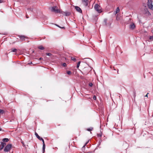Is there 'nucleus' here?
<instances>
[{"label": "nucleus", "instance_id": "21", "mask_svg": "<svg viewBox=\"0 0 153 153\" xmlns=\"http://www.w3.org/2000/svg\"><path fill=\"white\" fill-rule=\"evenodd\" d=\"M4 113V111L3 110L0 109V114H3Z\"/></svg>", "mask_w": 153, "mask_h": 153}, {"label": "nucleus", "instance_id": "2", "mask_svg": "<svg viewBox=\"0 0 153 153\" xmlns=\"http://www.w3.org/2000/svg\"><path fill=\"white\" fill-rule=\"evenodd\" d=\"M95 10L99 13H101L102 11L101 10V7L98 4H96L94 7Z\"/></svg>", "mask_w": 153, "mask_h": 153}, {"label": "nucleus", "instance_id": "1", "mask_svg": "<svg viewBox=\"0 0 153 153\" xmlns=\"http://www.w3.org/2000/svg\"><path fill=\"white\" fill-rule=\"evenodd\" d=\"M51 11L52 12H54L56 13H61V11L58 8V7L56 6L52 7L51 9Z\"/></svg>", "mask_w": 153, "mask_h": 153}, {"label": "nucleus", "instance_id": "37", "mask_svg": "<svg viewBox=\"0 0 153 153\" xmlns=\"http://www.w3.org/2000/svg\"><path fill=\"white\" fill-rule=\"evenodd\" d=\"M26 17L27 19H28V18H29V16H28L27 15H26Z\"/></svg>", "mask_w": 153, "mask_h": 153}, {"label": "nucleus", "instance_id": "38", "mask_svg": "<svg viewBox=\"0 0 153 153\" xmlns=\"http://www.w3.org/2000/svg\"><path fill=\"white\" fill-rule=\"evenodd\" d=\"M3 2V1L2 0H0V3H1Z\"/></svg>", "mask_w": 153, "mask_h": 153}, {"label": "nucleus", "instance_id": "42", "mask_svg": "<svg viewBox=\"0 0 153 153\" xmlns=\"http://www.w3.org/2000/svg\"><path fill=\"white\" fill-rule=\"evenodd\" d=\"M117 73L118 74V69Z\"/></svg>", "mask_w": 153, "mask_h": 153}, {"label": "nucleus", "instance_id": "14", "mask_svg": "<svg viewBox=\"0 0 153 153\" xmlns=\"http://www.w3.org/2000/svg\"><path fill=\"white\" fill-rule=\"evenodd\" d=\"M2 140L4 142H7L8 141L9 139L7 138H4Z\"/></svg>", "mask_w": 153, "mask_h": 153}, {"label": "nucleus", "instance_id": "41", "mask_svg": "<svg viewBox=\"0 0 153 153\" xmlns=\"http://www.w3.org/2000/svg\"><path fill=\"white\" fill-rule=\"evenodd\" d=\"M1 130V128H0V131Z\"/></svg>", "mask_w": 153, "mask_h": 153}, {"label": "nucleus", "instance_id": "39", "mask_svg": "<svg viewBox=\"0 0 153 153\" xmlns=\"http://www.w3.org/2000/svg\"><path fill=\"white\" fill-rule=\"evenodd\" d=\"M149 94V93H147V94L145 96L146 97H148V94Z\"/></svg>", "mask_w": 153, "mask_h": 153}, {"label": "nucleus", "instance_id": "32", "mask_svg": "<svg viewBox=\"0 0 153 153\" xmlns=\"http://www.w3.org/2000/svg\"><path fill=\"white\" fill-rule=\"evenodd\" d=\"M21 143H22V146H24V147H25V145L24 144V143L23 141H22L21 142Z\"/></svg>", "mask_w": 153, "mask_h": 153}, {"label": "nucleus", "instance_id": "25", "mask_svg": "<svg viewBox=\"0 0 153 153\" xmlns=\"http://www.w3.org/2000/svg\"><path fill=\"white\" fill-rule=\"evenodd\" d=\"M46 54L48 56H51L52 55V54L51 53H46Z\"/></svg>", "mask_w": 153, "mask_h": 153}, {"label": "nucleus", "instance_id": "30", "mask_svg": "<svg viewBox=\"0 0 153 153\" xmlns=\"http://www.w3.org/2000/svg\"><path fill=\"white\" fill-rule=\"evenodd\" d=\"M97 135L98 137H101V136H102V135L100 134H97Z\"/></svg>", "mask_w": 153, "mask_h": 153}, {"label": "nucleus", "instance_id": "35", "mask_svg": "<svg viewBox=\"0 0 153 153\" xmlns=\"http://www.w3.org/2000/svg\"><path fill=\"white\" fill-rule=\"evenodd\" d=\"M133 93H134V97H135V96H136V95H135L136 92H135V91H134Z\"/></svg>", "mask_w": 153, "mask_h": 153}, {"label": "nucleus", "instance_id": "13", "mask_svg": "<svg viewBox=\"0 0 153 153\" xmlns=\"http://www.w3.org/2000/svg\"><path fill=\"white\" fill-rule=\"evenodd\" d=\"M38 48L41 50H43L45 49V48L42 45L39 46L38 47Z\"/></svg>", "mask_w": 153, "mask_h": 153}, {"label": "nucleus", "instance_id": "22", "mask_svg": "<svg viewBox=\"0 0 153 153\" xmlns=\"http://www.w3.org/2000/svg\"><path fill=\"white\" fill-rule=\"evenodd\" d=\"M71 59L72 60L74 61V62L76 61V59L75 58L73 57H71Z\"/></svg>", "mask_w": 153, "mask_h": 153}, {"label": "nucleus", "instance_id": "20", "mask_svg": "<svg viewBox=\"0 0 153 153\" xmlns=\"http://www.w3.org/2000/svg\"><path fill=\"white\" fill-rule=\"evenodd\" d=\"M81 63V62L80 61H79L77 64V66H76V67L77 68H78L79 66V65H80V64Z\"/></svg>", "mask_w": 153, "mask_h": 153}, {"label": "nucleus", "instance_id": "33", "mask_svg": "<svg viewBox=\"0 0 153 153\" xmlns=\"http://www.w3.org/2000/svg\"><path fill=\"white\" fill-rule=\"evenodd\" d=\"M63 65L64 67H65L66 66L67 64L66 63H63Z\"/></svg>", "mask_w": 153, "mask_h": 153}, {"label": "nucleus", "instance_id": "15", "mask_svg": "<svg viewBox=\"0 0 153 153\" xmlns=\"http://www.w3.org/2000/svg\"><path fill=\"white\" fill-rule=\"evenodd\" d=\"M120 11V9L119 7H117L116 9V10L115 11V14H117Z\"/></svg>", "mask_w": 153, "mask_h": 153}, {"label": "nucleus", "instance_id": "3", "mask_svg": "<svg viewBox=\"0 0 153 153\" xmlns=\"http://www.w3.org/2000/svg\"><path fill=\"white\" fill-rule=\"evenodd\" d=\"M12 147V145L8 144L5 147L4 149V151L5 152H7L9 151Z\"/></svg>", "mask_w": 153, "mask_h": 153}, {"label": "nucleus", "instance_id": "6", "mask_svg": "<svg viewBox=\"0 0 153 153\" xmlns=\"http://www.w3.org/2000/svg\"><path fill=\"white\" fill-rule=\"evenodd\" d=\"M18 36L20 38L21 41L22 42L25 41V39L27 38L24 35H19Z\"/></svg>", "mask_w": 153, "mask_h": 153}, {"label": "nucleus", "instance_id": "11", "mask_svg": "<svg viewBox=\"0 0 153 153\" xmlns=\"http://www.w3.org/2000/svg\"><path fill=\"white\" fill-rule=\"evenodd\" d=\"M135 25L134 23H132L129 25V28L130 29L133 30L135 28Z\"/></svg>", "mask_w": 153, "mask_h": 153}, {"label": "nucleus", "instance_id": "27", "mask_svg": "<svg viewBox=\"0 0 153 153\" xmlns=\"http://www.w3.org/2000/svg\"><path fill=\"white\" fill-rule=\"evenodd\" d=\"M41 141H42L43 142V146H45V143L44 140H43H43H42Z\"/></svg>", "mask_w": 153, "mask_h": 153}, {"label": "nucleus", "instance_id": "7", "mask_svg": "<svg viewBox=\"0 0 153 153\" xmlns=\"http://www.w3.org/2000/svg\"><path fill=\"white\" fill-rule=\"evenodd\" d=\"M152 0H147V5L149 8L152 5Z\"/></svg>", "mask_w": 153, "mask_h": 153}, {"label": "nucleus", "instance_id": "17", "mask_svg": "<svg viewBox=\"0 0 153 153\" xmlns=\"http://www.w3.org/2000/svg\"><path fill=\"white\" fill-rule=\"evenodd\" d=\"M93 129V128L92 127H90L89 128H88L87 129V130L88 131H92Z\"/></svg>", "mask_w": 153, "mask_h": 153}, {"label": "nucleus", "instance_id": "5", "mask_svg": "<svg viewBox=\"0 0 153 153\" xmlns=\"http://www.w3.org/2000/svg\"><path fill=\"white\" fill-rule=\"evenodd\" d=\"M104 25L107 27L110 26L111 25V22L110 21H107V19H105L104 20Z\"/></svg>", "mask_w": 153, "mask_h": 153}, {"label": "nucleus", "instance_id": "40", "mask_svg": "<svg viewBox=\"0 0 153 153\" xmlns=\"http://www.w3.org/2000/svg\"><path fill=\"white\" fill-rule=\"evenodd\" d=\"M43 59V58L42 57H41L39 59L41 60H42V59Z\"/></svg>", "mask_w": 153, "mask_h": 153}, {"label": "nucleus", "instance_id": "8", "mask_svg": "<svg viewBox=\"0 0 153 153\" xmlns=\"http://www.w3.org/2000/svg\"><path fill=\"white\" fill-rule=\"evenodd\" d=\"M6 145V143H5L1 142V144L0 145V150H1Z\"/></svg>", "mask_w": 153, "mask_h": 153}, {"label": "nucleus", "instance_id": "23", "mask_svg": "<svg viewBox=\"0 0 153 153\" xmlns=\"http://www.w3.org/2000/svg\"><path fill=\"white\" fill-rule=\"evenodd\" d=\"M35 134L37 138H39L40 136L38 135L36 132H35Z\"/></svg>", "mask_w": 153, "mask_h": 153}, {"label": "nucleus", "instance_id": "36", "mask_svg": "<svg viewBox=\"0 0 153 153\" xmlns=\"http://www.w3.org/2000/svg\"><path fill=\"white\" fill-rule=\"evenodd\" d=\"M38 139L40 140H43V138L42 137H39V138H38Z\"/></svg>", "mask_w": 153, "mask_h": 153}, {"label": "nucleus", "instance_id": "4", "mask_svg": "<svg viewBox=\"0 0 153 153\" xmlns=\"http://www.w3.org/2000/svg\"><path fill=\"white\" fill-rule=\"evenodd\" d=\"M143 13L147 16H149L151 15L148 9L147 8L144 9Z\"/></svg>", "mask_w": 153, "mask_h": 153}, {"label": "nucleus", "instance_id": "31", "mask_svg": "<svg viewBox=\"0 0 153 153\" xmlns=\"http://www.w3.org/2000/svg\"><path fill=\"white\" fill-rule=\"evenodd\" d=\"M88 142H86L85 144L82 147V149H83L85 147V145L87 144Z\"/></svg>", "mask_w": 153, "mask_h": 153}, {"label": "nucleus", "instance_id": "18", "mask_svg": "<svg viewBox=\"0 0 153 153\" xmlns=\"http://www.w3.org/2000/svg\"><path fill=\"white\" fill-rule=\"evenodd\" d=\"M45 146H42V151L43 153H44L45 152Z\"/></svg>", "mask_w": 153, "mask_h": 153}, {"label": "nucleus", "instance_id": "29", "mask_svg": "<svg viewBox=\"0 0 153 153\" xmlns=\"http://www.w3.org/2000/svg\"><path fill=\"white\" fill-rule=\"evenodd\" d=\"M93 85V84L92 83H90L89 84V86L92 87Z\"/></svg>", "mask_w": 153, "mask_h": 153}, {"label": "nucleus", "instance_id": "12", "mask_svg": "<svg viewBox=\"0 0 153 153\" xmlns=\"http://www.w3.org/2000/svg\"><path fill=\"white\" fill-rule=\"evenodd\" d=\"M65 15L66 16H69L70 15L71 13L68 12H64Z\"/></svg>", "mask_w": 153, "mask_h": 153}, {"label": "nucleus", "instance_id": "34", "mask_svg": "<svg viewBox=\"0 0 153 153\" xmlns=\"http://www.w3.org/2000/svg\"><path fill=\"white\" fill-rule=\"evenodd\" d=\"M93 99L94 100H96V96L95 95L93 97Z\"/></svg>", "mask_w": 153, "mask_h": 153}, {"label": "nucleus", "instance_id": "19", "mask_svg": "<svg viewBox=\"0 0 153 153\" xmlns=\"http://www.w3.org/2000/svg\"><path fill=\"white\" fill-rule=\"evenodd\" d=\"M11 50H12V52H16L17 51V49L15 48L12 49Z\"/></svg>", "mask_w": 153, "mask_h": 153}, {"label": "nucleus", "instance_id": "9", "mask_svg": "<svg viewBox=\"0 0 153 153\" xmlns=\"http://www.w3.org/2000/svg\"><path fill=\"white\" fill-rule=\"evenodd\" d=\"M75 8L77 12H78L80 13H82V10L79 7L76 6L75 7Z\"/></svg>", "mask_w": 153, "mask_h": 153}, {"label": "nucleus", "instance_id": "28", "mask_svg": "<svg viewBox=\"0 0 153 153\" xmlns=\"http://www.w3.org/2000/svg\"><path fill=\"white\" fill-rule=\"evenodd\" d=\"M149 9L153 10V5H152L149 8Z\"/></svg>", "mask_w": 153, "mask_h": 153}, {"label": "nucleus", "instance_id": "24", "mask_svg": "<svg viewBox=\"0 0 153 153\" xmlns=\"http://www.w3.org/2000/svg\"><path fill=\"white\" fill-rule=\"evenodd\" d=\"M67 73L68 75H71V72L70 71H67Z\"/></svg>", "mask_w": 153, "mask_h": 153}, {"label": "nucleus", "instance_id": "10", "mask_svg": "<svg viewBox=\"0 0 153 153\" xmlns=\"http://www.w3.org/2000/svg\"><path fill=\"white\" fill-rule=\"evenodd\" d=\"M82 2L85 6H87L88 5V0H82Z\"/></svg>", "mask_w": 153, "mask_h": 153}, {"label": "nucleus", "instance_id": "26", "mask_svg": "<svg viewBox=\"0 0 153 153\" xmlns=\"http://www.w3.org/2000/svg\"><path fill=\"white\" fill-rule=\"evenodd\" d=\"M56 26H57V27H59L60 28H62V29H65V27H60V26H59V25H56Z\"/></svg>", "mask_w": 153, "mask_h": 153}, {"label": "nucleus", "instance_id": "16", "mask_svg": "<svg viewBox=\"0 0 153 153\" xmlns=\"http://www.w3.org/2000/svg\"><path fill=\"white\" fill-rule=\"evenodd\" d=\"M152 33H153V29L152 30ZM149 39L150 40H153V34L152 36H150L149 37Z\"/></svg>", "mask_w": 153, "mask_h": 153}]
</instances>
